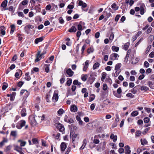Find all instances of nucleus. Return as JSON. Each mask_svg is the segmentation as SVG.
I'll list each match as a JSON object with an SVG mask.
<instances>
[{
	"instance_id": "36",
	"label": "nucleus",
	"mask_w": 154,
	"mask_h": 154,
	"mask_svg": "<svg viewBox=\"0 0 154 154\" xmlns=\"http://www.w3.org/2000/svg\"><path fill=\"white\" fill-rule=\"evenodd\" d=\"M76 119L79 122V124L80 125H82L83 123V122L81 120L80 117L78 116H77L76 117Z\"/></svg>"
},
{
	"instance_id": "51",
	"label": "nucleus",
	"mask_w": 154,
	"mask_h": 154,
	"mask_svg": "<svg viewBox=\"0 0 154 154\" xmlns=\"http://www.w3.org/2000/svg\"><path fill=\"white\" fill-rule=\"evenodd\" d=\"M144 122L145 123H147L149 122L150 119L148 117H146L144 118L143 119Z\"/></svg>"
},
{
	"instance_id": "54",
	"label": "nucleus",
	"mask_w": 154,
	"mask_h": 154,
	"mask_svg": "<svg viewBox=\"0 0 154 154\" xmlns=\"http://www.w3.org/2000/svg\"><path fill=\"white\" fill-rule=\"evenodd\" d=\"M25 91H26V93H27V96L28 95H29V93L25 89H22L20 91V94L21 95H22Z\"/></svg>"
},
{
	"instance_id": "30",
	"label": "nucleus",
	"mask_w": 154,
	"mask_h": 154,
	"mask_svg": "<svg viewBox=\"0 0 154 154\" xmlns=\"http://www.w3.org/2000/svg\"><path fill=\"white\" fill-rule=\"evenodd\" d=\"M17 141L18 142L20 143V146L21 147L24 146L26 144V142L25 141H23L20 140H18Z\"/></svg>"
},
{
	"instance_id": "28",
	"label": "nucleus",
	"mask_w": 154,
	"mask_h": 154,
	"mask_svg": "<svg viewBox=\"0 0 154 154\" xmlns=\"http://www.w3.org/2000/svg\"><path fill=\"white\" fill-rule=\"evenodd\" d=\"M79 135L78 134H76L72 137V142L73 143L75 141L76 138H77L78 139L79 138Z\"/></svg>"
},
{
	"instance_id": "19",
	"label": "nucleus",
	"mask_w": 154,
	"mask_h": 154,
	"mask_svg": "<svg viewBox=\"0 0 154 154\" xmlns=\"http://www.w3.org/2000/svg\"><path fill=\"white\" fill-rule=\"evenodd\" d=\"M0 34L3 35H4L5 34V27L3 26L0 27Z\"/></svg>"
},
{
	"instance_id": "10",
	"label": "nucleus",
	"mask_w": 154,
	"mask_h": 154,
	"mask_svg": "<svg viewBox=\"0 0 154 154\" xmlns=\"http://www.w3.org/2000/svg\"><path fill=\"white\" fill-rule=\"evenodd\" d=\"M30 123L32 126H35L37 124V121L35 119V117H34L31 120Z\"/></svg>"
},
{
	"instance_id": "6",
	"label": "nucleus",
	"mask_w": 154,
	"mask_h": 154,
	"mask_svg": "<svg viewBox=\"0 0 154 154\" xmlns=\"http://www.w3.org/2000/svg\"><path fill=\"white\" fill-rule=\"evenodd\" d=\"M67 147L66 143L64 142H62L60 146V149L61 151H64L66 149Z\"/></svg>"
},
{
	"instance_id": "60",
	"label": "nucleus",
	"mask_w": 154,
	"mask_h": 154,
	"mask_svg": "<svg viewBox=\"0 0 154 154\" xmlns=\"http://www.w3.org/2000/svg\"><path fill=\"white\" fill-rule=\"evenodd\" d=\"M32 141L33 144H37L38 142L37 139L35 138H33L32 139Z\"/></svg>"
},
{
	"instance_id": "56",
	"label": "nucleus",
	"mask_w": 154,
	"mask_h": 154,
	"mask_svg": "<svg viewBox=\"0 0 154 154\" xmlns=\"http://www.w3.org/2000/svg\"><path fill=\"white\" fill-rule=\"evenodd\" d=\"M126 96L128 97H130L131 98H133L134 97V96L131 93L127 94Z\"/></svg>"
},
{
	"instance_id": "7",
	"label": "nucleus",
	"mask_w": 154,
	"mask_h": 154,
	"mask_svg": "<svg viewBox=\"0 0 154 154\" xmlns=\"http://www.w3.org/2000/svg\"><path fill=\"white\" fill-rule=\"evenodd\" d=\"M79 2L78 3L79 5L81 6L82 8H85L87 7V4L86 3L84 2L81 0H79L77 2Z\"/></svg>"
},
{
	"instance_id": "50",
	"label": "nucleus",
	"mask_w": 154,
	"mask_h": 154,
	"mask_svg": "<svg viewBox=\"0 0 154 154\" xmlns=\"http://www.w3.org/2000/svg\"><path fill=\"white\" fill-rule=\"evenodd\" d=\"M24 82L22 81H20L17 83V86L19 87H21L24 84Z\"/></svg>"
},
{
	"instance_id": "16",
	"label": "nucleus",
	"mask_w": 154,
	"mask_h": 154,
	"mask_svg": "<svg viewBox=\"0 0 154 154\" xmlns=\"http://www.w3.org/2000/svg\"><path fill=\"white\" fill-rule=\"evenodd\" d=\"M40 51H38L37 54L36 55V58L35 60V62H37L39 61L41 59V56L40 55Z\"/></svg>"
},
{
	"instance_id": "3",
	"label": "nucleus",
	"mask_w": 154,
	"mask_h": 154,
	"mask_svg": "<svg viewBox=\"0 0 154 154\" xmlns=\"http://www.w3.org/2000/svg\"><path fill=\"white\" fill-rule=\"evenodd\" d=\"M25 121L22 120L17 123L16 125V127L18 129H20L22 127L25 125Z\"/></svg>"
},
{
	"instance_id": "32",
	"label": "nucleus",
	"mask_w": 154,
	"mask_h": 154,
	"mask_svg": "<svg viewBox=\"0 0 154 154\" xmlns=\"http://www.w3.org/2000/svg\"><path fill=\"white\" fill-rule=\"evenodd\" d=\"M5 10H8L9 11H11L12 13H14L15 11V9L13 6H10L9 8H7Z\"/></svg>"
},
{
	"instance_id": "17",
	"label": "nucleus",
	"mask_w": 154,
	"mask_h": 154,
	"mask_svg": "<svg viewBox=\"0 0 154 154\" xmlns=\"http://www.w3.org/2000/svg\"><path fill=\"white\" fill-rule=\"evenodd\" d=\"M26 110L25 108H22L20 112L21 116L24 117L26 116Z\"/></svg>"
},
{
	"instance_id": "13",
	"label": "nucleus",
	"mask_w": 154,
	"mask_h": 154,
	"mask_svg": "<svg viewBox=\"0 0 154 154\" xmlns=\"http://www.w3.org/2000/svg\"><path fill=\"white\" fill-rule=\"evenodd\" d=\"M70 110L72 112H75L77 111V107L75 105H72L71 106Z\"/></svg>"
},
{
	"instance_id": "22",
	"label": "nucleus",
	"mask_w": 154,
	"mask_h": 154,
	"mask_svg": "<svg viewBox=\"0 0 154 154\" xmlns=\"http://www.w3.org/2000/svg\"><path fill=\"white\" fill-rule=\"evenodd\" d=\"M130 44L128 42H127L125 43L124 45L122 46V48L125 50V51L127 50L129 47Z\"/></svg>"
},
{
	"instance_id": "1",
	"label": "nucleus",
	"mask_w": 154,
	"mask_h": 154,
	"mask_svg": "<svg viewBox=\"0 0 154 154\" xmlns=\"http://www.w3.org/2000/svg\"><path fill=\"white\" fill-rule=\"evenodd\" d=\"M117 92L116 91H113V93L114 96L118 97L120 98L121 97V95L120 94L122 92V89L121 88H119L117 90Z\"/></svg>"
},
{
	"instance_id": "41",
	"label": "nucleus",
	"mask_w": 154,
	"mask_h": 154,
	"mask_svg": "<svg viewBox=\"0 0 154 154\" xmlns=\"http://www.w3.org/2000/svg\"><path fill=\"white\" fill-rule=\"evenodd\" d=\"M94 51V49L93 48L91 47H90L88 48L87 50V52L88 54H90L91 53L93 52Z\"/></svg>"
},
{
	"instance_id": "57",
	"label": "nucleus",
	"mask_w": 154,
	"mask_h": 154,
	"mask_svg": "<svg viewBox=\"0 0 154 154\" xmlns=\"http://www.w3.org/2000/svg\"><path fill=\"white\" fill-rule=\"evenodd\" d=\"M114 38V35L113 33V32H112L111 34L110 35L109 37V40L111 41H112L113 40V38Z\"/></svg>"
},
{
	"instance_id": "31",
	"label": "nucleus",
	"mask_w": 154,
	"mask_h": 154,
	"mask_svg": "<svg viewBox=\"0 0 154 154\" xmlns=\"http://www.w3.org/2000/svg\"><path fill=\"white\" fill-rule=\"evenodd\" d=\"M8 85L7 83L4 82L3 83L2 86V90L3 91L5 90L8 87Z\"/></svg>"
},
{
	"instance_id": "9",
	"label": "nucleus",
	"mask_w": 154,
	"mask_h": 154,
	"mask_svg": "<svg viewBox=\"0 0 154 154\" xmlns=\"http://www.w3.org/2000/svg\"><path fill=\"white\" fill-rule=\"evenodd\" d=\"M66 73L68 75L69 77H71L73 75L74 72L72 71L71 69L69 68L67 70Z\"/></svg>"
},
{
	"instance_id": "12",
	"label": "nucleus",
	"mask_w": 154,
	"mask_h": 154,
	"mask_svg": "<svg viewBox=\"0 0 154 154\" xmlns=\"http://www.w3.org/2000/svg\"><path fill=\"white\" fill-rule=\"evenodd\" d=\"M32 26V25L29 24L25 26L24 30L28 34L29 33V29L31 28Z\"/></svg>"
},
{
	"instance_id": "33",
	"label": "nucleus",
	"mask_w": 154,
	"mask_h": 154,
	"mask_svg": "<svg viewBox=\"0 0 154 154\" xmlns=\"http://www.w3.org/2000/svg\"><path fill=\"white\" fill-rule=\"evenodd\" d=\"M111 8L113 9L114 10H117L119 9V7L117 6L115 3H113L111 6Z\"/></svg>"
},
{
	"instance_id": "49",
	"label": "nucleus",
	"mask_w": 154,
	"mask_h": 154,
	"mask_svg": "<svg viewBox=\"0 0 154 154\" xmlns=\"http://www.w3.org/2000/svg\"><path fill=\"white\" fill-rule=\"evenodd\" d=\"M141 133V132L140 131H137L136 132V136L137 137H139Z\"/></svg>"
},
{
	"instance_id": "64",
	"label": "nucleus",
	"mask_w": 154,
	"mask_h": 154,
	"mask_svg": "<svg viewBox=\"0 0 154 154\" xmlns=\"http://www.w3.org/2000/svg\"><path fill=\"white\" fill-rule=\"evenodd\" d=\"M78 29L79 31H82V25L79 24L77 25Z\"/></svg>"
},
{
	"instance_id": "8",
	"label": "nucleus",
	"mask_w": 154,
	"mask_h": 154,
	"mask_svg": "<svg viewBox=\"0 0 154 154\" xmlns=\"http://www.w3.org/2000/svg\"><path fill=\"white\" fill-rule=\"evenodd\" d=\"M125 154H130L131 152L130 150V148L128 145L126 146H125Z\"/></svg>"
},
{
	"instance_id": "52",
	"label": "nucleus",
	"mask_w": 154,
	"mask_h": 154,
	"mask_svg": "<svg viewBox=\"0 0 154 154\" xmlns=\"http://www.w3.org/2000/svg\"><path fill=\"white\" fill-rule=\"evenodd\" d=\"M86 45L85 44H84L83 46L82 47L81 51H82V54L85 51V48L86 47Z\"/></svg>"
},
{
	"instance_id": "40",
	"label": "nucleus",
	"mask_w": 154,
	"mask_h": 154,
	"mask_svg": "<svg viewBox=\"0 0 154 154\" xmlns=\"http://www.w3.org/2000/svg\"><path fill=\"white\" fill-rule=\"evenodd\" d=\"M100 66V64L98 62H96L95 63L94 65H93V69H97V68L98 67Z\"/></svg>"
},
{
	"instance_id": "15",
	"label": "nucleus",
	"mask_w": 154,
	"mask_h": 154,
	"mask_svg": "<svg viewBox=\"0 0 154 154\" xmlns=\"http://www.w3.org/2000/svg\"><path fill=\"white\" fill-rule=\"evenodd\" d=\"M77 30L76 27L75 26H73L68 30V32L71 33L75 32Z\"/></svg>"
},
{
	"instance_id": "29",
	"label": "nucleus",
	"mask_w": 154,
	"mask_h": 154,
	"mask_svg": "<svg viewBox=\"0 0 154 154\" xmlns=\"http://www.w3.org/2000/svg\"><path fill=\"white\" fill-rule=\"evenodd\" d=\"M112 49L113 51H116L117 52L119 51V48L118 47L115 46H113L112 47Z\"/></svg>"
},
{
	"instance_id": "47",
	"label": "nucleus",
	"mask_w": 154,
	"mask_h": 154,
	"mask_svg": "<svg viewBox=\"0 0 154 154\" xmlns=\"http://www.w3.org/2000/svg\"><path fill=\"white\" fill-rule=\"evenodd\" d=\"M91 96H92V97H90V98L89 99V102H91V101H93L94 100V99L95 98V95L94 94H91Z\"/></svg>"
},
{
	"instance_id": "39",
	"label": "nucleus",
	"mask_w": 154,
	"mask_h": 154,
	"mask_svg": "<svg viewBox=\"0 0 154 154\" xmlns=\"http://www.w3.org/2000/svg\"><path fill=\"white\" fill-rule=\"evenodd\" d=\"M50 65L45 64V71L47 73H48L49 71V66Z\"/></svg>"
},
{
	"instance_id": "20",
	"label": "nucleus",
	"mask_w": 154,
	"mask_h": 154,
	"mask_svg": "<svg viewBox=\"0 0 154 154\" xmlns=\"http://www.w3.org/2000/svg\"><path fill=\"white\" fill-rule=\"evenodd\" d=\"M87 143V140L86 139H84L83 140L82 145L79 149L80 150L83 149L85 148L86 145Z\"/></svg>"
},
{
	"instance_id": "34",
	"label": "nucleus",
	"mask_w": 154,
	"mask_h": 154,
	"mask_svg": "<svg viewBox=\"0 0 154 154\" xmlns=\"http://www.w3.org/2000/svg\"><path fill=\"white\" fill-rule=\"evenodd\" d=\"M121 63H118L115 66V70H119V69L121 68Z\"/></svg>"
},
{
	"instance_id": "4",
	"label": "nucleus",
	"mask_w": 154,
	"mask_h": 154,
	"mask_svg": "<svg viewBox=\"0 0 154 154\" xmlns=\"http://www.w3.org/2000/svg\"><path fill=\"white\" fill-rule=\"evenodd\" d=\"M56 126L59 131L60 132H63L64 130V128L63 125L60 123H56Z\"/></svg>"
},
{
	"instance_id": "48",
	"label": "nucleus",
	"mask_w": 154,
	"mask_h": 154,
	"mask_svg": "<svg viewBox=\"0 0 154 154\" xmlns=\"http://www.w3.org/2000/svg\"><path fill=\"white\" fill-rule=\"evenodd\" d=\"M64 112V111L63 109L61 108L57 111V113L60 115H61Z\"/></svg>"
},
{
	"instance_id": "46",
	"label": "nucleus",
	"mask_w": 154,
	"mask_h": 154,
	"mask_svg": "<svg viewBox=\"0 0 154 154\" xmlns=\"http://www.w3.org/2000/svg\"><path fill=\"white\" fill-rule=\"evenodd\" d=\"M7 142V140L4 138L3 140L1 142H0V146H2L4 145V143L5 142Z\"/></svg>"
},
{
	"instance_id": "14",
	"label": "nucleus",
	"mask_w": 154,
	"mask_h": 154,
	"mask_svg": "<svg viewBox=\"0 0 154 154\" xmlns=\"http://www.w3.org/2000/svg\"><path fill=\"white\" fill-rule=\"evenodd\" d=\"M14 150L18 152H20L22 150V148L18 145H14Z\"/></svg>"
},
{
	"instance_id": "11",
	"label": "nucleus",
	"mask_w": 154,
	"mask_h": 154,
	"mask_svg": "<svg viewBox=\"0 0 154 154\" xmlns=\"http://www.w3.org/2000/svg\"><path fill=\"white\" fill-rule=\"evenodd\" d=\"M44 37L43 36H42L39 38H37L35 40V43L37 44L39 42H42L44 39Z\"/></svg>"
},
{
	"instance_id": "61",
	"label": "nucleus",
	"mask_w": 154,
	"mask_h": 154,
	"mask_svg": "<svg viewBox=\"0 0 154 154\" xmlns=\"http://www.w3.org/2000/svg\"><path fill=\"white\" fill-rule=\"evenodd\" d=\"M120 16V15L119 14L117 15L115 18V21L116 22H118Z\"/></svg>"
},
{
	"instance_id": "55",
	"label": "nucleus",
	"mask_w": 154,
	"mask_h": 154,
	"mask_svg": "<svg viewBox=\"0 0 154 154\" xmlns=\"http://www.w3.org/2000/svg\"><path fill=\"white\" fill-rule=\"evenodd\" d=\"M62 78L60 80V82L61 84H63L64 82L65 79L64 78V76L62 75Z\"/></svg>"
},
{
	"instance_id": "59",
	"label": "nucleus",
	"mask_w": 154,
	"mask_h": 154,
	"mask_svg": "<svg viewBox=\"0 0 154 154\" xmlns=\"http://www.w3.org/2000/svg\"><path fill=\"white\" fill-rule=\"evenodd\" d=\"M150 128V127H148L145 129L143 131L142 134L144 135L149 130Z\"/></svg>"
},
{
	"instance_id": "43",
	"label": "nucleus",
	"mask_w": 154,
	"mask_h": 154,
	"mask_svg": "<svg viewBox=\"0 0 154 154\" xmlns=\"http://www.w3.org/2000/svg\"><path fill=\"white\" fill-rule=\"evenodd\" d=\"M138 114V112L136 111H134L131 113V115L132 116L135 117L137 116Z\"/></svg>"
},
{
	"instance_id": "24",
	"label": "nucleus",
	"mask_w": 154,
	"mask_h": 154,
	"mask_svg": "<svg viewBox=\"0 0 154 154\" xmlns=\"http://www.w3.org/2000/svg\"><path fill=\"white\" fill-rule=\"evenodd\" d=\"M139 86L138 85L135 86V87L131 89V91L134 94H135L137 92V88H136L137 87Z\"/></svg>"
},
{
	"instance_id": "37",
	"label": "nucleus",
	"mask_w": 154,
	"mask_h": 154,
	"mask_svg": "<svg viewBox=\"0 0 154 154\" xmlns=\"http://www.w3.org/2000/svg\"><path fill=\"white\" fill-rule=\"evenodd\" d=\"M71 4H72V5H69L67 8V9H69L72 10L74 8V3L72 2Z\"/></svg>"
},
{
	"instance_id": "21",
	"label": "nucleus",
	"mask_w": 154,
	"mask_h": 154,
	"mask_svg": "<svg viewBox=\"0 0 154 154\" xmlns=\"http://www.w3.org/2000/svg\"><path fill=\"white\" fill-rule=\"evenodd\" d=\"M8 3L7 0H5L3 1L1 5V7L5 8L6 7Z\"/></svg>"
},
{
	"instance_id": "23",
	"label": "nucleus",
	"mask_w": 154,
	"mask_h": 154,
	"mask_svg": "<svg viewBox=\"0 0 154 154\" xmlns=\"http://www.w3.org/2000/svg\"><path fill=\"white\" fill-rule=\"evenodd\" d=\"M110 138L113 140L114 142H115L117 140V136L116 135H114L113 134H111Z\"/></svg>"
},
{
	"instance_id": "63",
	"label": "nucleus",
	"mask_w": 154,
	"mask_h": 154,
	"mask_svg": "<svg viewBox=\"0 0 154 154\" xmlns=\"http://www.w3.org/2000/svg\"><path fill=\"white\" fill-rule=\"evenodd\" d=\"M149 64L147 61H145L144 62V66L146 68H147L149 66Z\"/></svg>"
},
{
	"instance_id": "2",
	"label": "nucleus",
	"mask_w": 154,
	"mask_h": 154,
	"mask_svg": "<svg viewBox=\"0 0 154 154\" xmlns=\"http://www.w3.org/2000/svg\"><path fill=\"white\" fill-rule=\"evenodd\" d=\"M58 93V90L54 91L53 96L52 98V100L53 102H56L58 100L59 98Z\"/></svg>"
},
{
	"instance_id": "25",
	"label": "nucleus",
	"mask_w": 154,
	"mask_h": 154,
	"mask_svg": "<svg viewBox=\"0 0 154 154\" xmlns=\"http://www.w3.org/2000/svg\"><path fill=\"white\" fill-rule=\"evenodd\" d=\"M11 30L10 32V33L11 34H13L15 29V26L14 24H12L11 25Z\"/></svg>"
},
{
	"instance_id": "35",
	"label": "nucleus",
	"mask_w": 154,
	"mask_h": 154,
	"mask_svg": "<svg viewBox=\"0 0 154 154\" xmlns=\"http://www.w3.org/2000/svg\"><path fill=\"white\" fill-rule=\"evenodd\" d=\"M141 143L142 145H144L145 144H147L148 143V142L145 139H144L143 140L142 139L140 140Z\"/></svg>"
},
{
	"instance_id": "44",
	"label": "nucleus",
	"mask_w": 154,
	"mask_h": 154,
	"mask_svg": "<svg viewBox=\"0 0 154 154\" xmlns=\"http://www.w3.org/2000/svg\"><path fill=\"white\" fill-rule=\"evenodd\" d=\"M88 77V76L86 74L84 75L83 76L81 77L82 80L84 82L86 81Z\"/></svg>"
},
{
	"instance_id": "53",
	"label": "nucleus",
	"mask_w": 154,
	"mask_h": 154,
	"mask_svg": "<svg viewBox=\"0 0 154 154\" xmlns=\"http://www.w3.org/2000/svg\"><path fill=\"white\" fill-rule=\"evenodd\" d=\"M72 80L71 79H70L67 80V81L66 82V84L68 86H69L72 83Z\"/></svg>"
},
{
	"instance_id": "62",
	"label": "nucleus",
	"mask_w": 154,
	"mask_h": 154,
	"mask_svg": "<svg viewBox=\"0 0 154 154\" xmlns=\"http://www.w3.org/2000/svg\"><path fill=\"white\" fill-rule=\"evenodd\" d=\"M90 76L91 77L96 76V73L95 72H90Z\"/></svg>"
},
{
	"instance_id": "27",
	"label": "nucleus",
	"mask_w": 154,
	"mask_h": 154,
	"mask_svg": "<svg viewBox=\"0 0 154 154\" xmlns=\"http://www.w3.org/2000/svg\"><path fill=\"white\" fill-rule=\"evenodd\" d=\"M149 88L147 87L146 86H142L140 87V89L141 91H146L149 90Z\"/></svg>"
},
{
	"instance_id": "58",
	"label": "nucleus",
	"mask_w": 154,
	"mask_h": 154,
	"mask_svg": "<svg viewBox=\"0 0 154 154\" xmlns=\"http://www.w3.org/2000/svg\"><path fill=\"white\" fill-rule=\"evenodd\" d=\"M59 22L61 24H63L64 23V21L63 20V19L62 17H60L59 18Z\"/></svg>"
},
{
	"instance_id": "5",
	"label": "nucleus",
	"mask_w": 154,
	"mask_h": 154,
	"mask_svg": "<svg viewBox=\"0 0 154 154\" xmlns=\"http://www.w3.org/2000/svg\"><path fill=\"white\" fill-rule=\"evenodd\" d=\"M140 14L141 15H143L144 14L145 12L144 8H145V6L144 4H141L140 6Z\"/></svg>"
},
{
	"instance_id": "45",
	"label": "nucleus",
	"mask_w": 154,
	"mask_h": 154,
	"mask_svg": "<svg viewBox=\"0 0 154 154\" xmlns=\"http://www.w3.org/2000/svg\"><path fill=\"white\" fill-rule=\"evenodd\" d=\"M95 143H94V142L92 143L91 142L90 143L89 147L90 148L92 149L93 148L95 147L96 145L95 144H94Z\"/></svg>"
},
{
	"instance_id": "26",
	"label": "nucleus",
	"mask_w": 154,
	"mask_h": 154,
	"mask_svg": "<svg viewBox=\"0 0 154 154\" xmlns=\"http://www.w3.org/2000/svg\"><path fill=\"white\" fill-rule=\"evenodd\" d=\"M17 132L16 131H11L10 133V135L14 137H16L17 136Z\"/></svg>"
},
{
	"instance_id": "18",
	"label": "nucleus",
	"mask_w": 154,
	"mask_h": 154,
	"mask_svg": "<svg viewBox=\"0 0 154 154\" xmlns=\"http://www.w3.org/2000/svg\"><path fill=\"white\" fill-rule=\"evenodd\" d=\"M19 72H16L15 74V77L18 79L19 78L22 74V72L21 70H19Z\"/></svg>"
},
{
	"instance_id": "38",
	"label": "nucleus",
	"mask_w": 154,
	"mask_h": 154,
	"mask_svg": "<svg viewBox=\"0 0 154 154\" xmlns=\"http://www.w3.org/2000/svg\"><path fill=\"white\" fill-rule=\"evenodd\" d=\"M148 85L151 89H154V86L152 82L151 81H148L147 82Z\"/></svg>"
},
{
	"instance_id": "42",
	"label": "nucleus",
	"mask_w": 154,
	"mask_h": 154,
	"mask_svg": "<svg viewBox=\"0 0 154 154\" xmlns=\"http://www.w3.org/2000/svg\"><path fill=\"white\" fill-rule=\"evenodd\" d=\"M106 73L105 72H103L102 73V77L101 78V80L102 81H103L104 79H105L106 75Z\"/></svg>"
}]
</instances>
